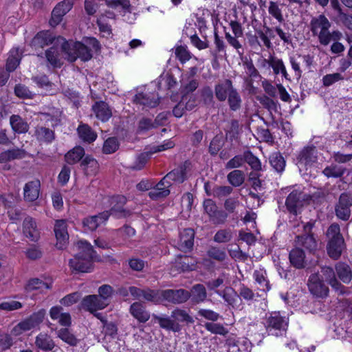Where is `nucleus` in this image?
Segmentation results:
<instances>
[{"label":"nucleus","mask_w":352,"mask_h":352,"mask_svg":"<svg viewBox=\"0 0 352 352\" xmlns=\"http://www.w3.org/2000/svg\"><path fill=\"white\" fill-rule=\"evenodd\" d=\"M76 246L79 252L69 261V266L72 272L75 273L91 272L94 269V262L102 261L101 257L87 241H78Z\"/></svg>","instance_id":"f257e3e1"},{"label":"nucleus","mask_w":352,"mask_h":352,"mask_svg":"<svg viewBox=\"0 0 352 352\" xmlns=\"http://www.w3.org/2000/svg\"><path fill=\"white\" fill-rule=\"evenodd\" d=\"M326 250L328 256L333 260H338L346 250L344 238L338 223H331L326 231Z\"/></svg>","instance_id":"f03ea898"},{"label":"nucleus","mask_w":352,"mask_h":352,"mask_svg":"<svg viewBox=\"0 0 352 352\" xmlns=\"http://www.w3.org/2000/svg\"><path fill=\"white\" fill-rule=\"evenodd\" d=\"M58 39L63 41L61 43L62 52L66 55L65 58L68 61L73 63L80 58L81 60L85 62L91 59L93 55L91 50L81 42L69 43L65 41L63 37Z\"/></svg>","instance_id":"7ed1b4c3"},{"label":"nucleus","mask_w":352,"mask_h":352,"mask_svg":"<svg viewBox=\"0 0 352 352\" xmlns=\"http://www.w3.org/2000/svg\"><path fill=\"white\" fill-rule=\"evenodd\" d=\"M331 22L322 14L313 17L309 23V28L313 36H318L321 45H327L331 41V32L329 28Z\"/></svg>","instance_id":"20e7f679"},{"label":"nucleus","mask_w":352,"mask_h":352,"mask_svg":"<svg viewBox=\"0 0 352 352\" xmlns=\"http://www.w3.org/2000/svg\"><path fill=\"white\" fill-rule=\"evenodd\" d=\"M312 196L299 189L293 190L287 197L285 206L289 213L296 216L305 202L309 203Z\"/></svg>","instance_id":"39448f33"},{"label":"nucleus","mask_w":352,"mask_h":352,"mask_svg":"<svg viewBox=\"0 0 352 352\" xmlns=\"http://www.w3.org/2000/svg\"><path fill=\"white\" fill-rule=\"evenodd\" d=\"M352 192H342L334 206L336 217L344 221H348L351 215Z\"/></svg>","instance_id":"423d86ee"},{"label":"nucleus","mask_w":352,"mask_h":352,"mask_svg":"<svg viewBox=\"0 0 352 352\" xmlns=\"http://www.w3.org/2000/svg\"><path fill=\"white\" fill-rule=\"evenodd\" d=\"M309 292L317 298H326L329 296V289L321 279L318 272L311 274L307 280Z\"/></svg>","instance_id":"0eeeda50"},{"label":"nucleus","mask_w":352,"mask_h":352,"mask_svg":"<svg viewBox=\"0 0 352 352\" xmlns=\"http://www.w3.org/2000/svg\"><path fill=\"white\" fill-rule=\"evenodd\" d=\"M190 166L191 162L189 160H186L177 168H175L167 173L162 178V182H166L168 187H170L172 185L171 182L183 183L187 178V170L190 168Z\"/></svg>","instance_id":"6e6552de"},{"label":"nucleus","mask_w":352,"mask_h":352,"mask_svg":"<svg viewBox=\"0 0 352 352\" xmlns=\"http://www.w3.org/2000/svg\"><path fill=\"white\" fill-rule=\"evenodd\" d=\"M265 325L266 330L271 333L272 331H285L288 324L279 311H272L266 315Z\"/></svg>","instance_id":"1a4fd4ad"},{"label":"nucleus","mask_w":352,"mask_h":352,"mask_svg":"<svg viewBox=\"0 0 352 352\" xmlns=\"http://www.w3.org/2000/svg\"><path fill=\"white\" fill-rule=\"evenodd\" d=\"M190 298V293L184 289L162 290V302L166 301L171 304L179 305L186 302Z\"/></svg>","instance_id":"9d476101"},{"label":"nucleus","mask_w":352,"mask_h":352,"mask_svg":"<svg viewBox=\"0 0 352 352\" xmlns=\"http://www.w3.org/2000/svg\"><path fill=\"white\" fill-rule=\"evenodd\" d=\"M126 198L124 195H116L111 198L110 203L111 208L109 212V216L113 215L117 218H125L131 215L129 210L124 208L126 203Z\"/></svg>","instance_id":"9b49d317"},{"label":"nucleus","mask_w":352,"mask_h":352,"mask_svg":"<svg viewBox=\"0 0 352 352\" xmlns=\"http://www.w3.org/2000/svg\"><path fill=\"white\" fill-rule=\"evenodd\" d=\"M54 231L56 239V247L58 250H63L66 248L69 241V234L67 225L64 219L56 220Z\"/></svg>","instance_id":"f8f14e48"},{"label":"nucleus","mask_w":352,"mask_h":352,"mask_svg":"<svg viewBox=\"0 0 352 352\" xmlns=\"http://www.w3.org/2000/svg\"><path fill=\"white\" fill-rule=\"evenodd\" d=\"M195 231L192 228H185L180 232L178 249L185 253L190 252L194 246Z\"/></svg>","instance_id":"ddd939ff"},{"label":"nucleus","mask_w":352,"mask_h":352,"mask_svg":"<svg viewBox=\"0 0 352 352\" xmlns=\"http://www.w3.org/2000/svg\"><path fill=\"white\" fill-rule=\"evenodd\" d=\"M216 293L233 309H240L242 307V300L232 287H226L223 291H216Z\"/></svg>","instance_id":"4468645a"},{"label":"nucleus","mask_w":352,"mask_h":352,"mask_svg":"<svg viewBox=\"0 0 352 352\" xmlns=\"http://www.w3.org/2000/svg\"><path fill=\"white\" fill-rule=\"evenodd\" d=\"M84 309L94 313L98 309H104L109 305V302H104L96 294L86 296L81 302Z\"/></svg>","instance_id":"2eb2a0df"},{"label":"nucleus","mask_w":352,"mask_h":352,"mask_svg":"<svg viewBox=\"0 0 352 352\" xmlns=\"http://www.w3.org/2000/svg\"><path fill=\"white\" fill-rule=\"evenodd\" d=\"M45 310L40 309L38 311L32 314L29 318L19 323L18 327L23 331H28L38 326L45 316Z\"/></svg>","instance_id":"dca6fc26"},{"label":"nucleus","mask_w":352,"mask_h":352,"mask_svg":"<svg viewBox=\"0 0 352 352\" xmlns=\"http://www.w3.org/2000/svg\"><path fill=\"white\" fill-rule=\"evenodd\" d=\"M109 217L108 211H104L98 214L85 218L82 220V226L86 231H94L102 223Z\"/></svg>","instance_id":"f3484780"},{"label":"nucleus","mask_w":352,"mask_h":352,"mask_svg":"<svg viewBox=\"0 0 352 352\" xmlns=\"http://www.w3.org/2000/svg\"><path fill=\"white\" fill-rule=\"evenodd\" d=\"M80 167L87 176H95L100 170L98 162L91 155H85L80 161Z\"/></svg>","instance_id":"a211bd4d"},{"label":"nucleus","mask_w":352,"mask_h":352,"mask_svg":"<svg viewBox=\"0 0 352 352\" xmlns=\"http://www.w3.org/2000/svg\"><path fill=\"white\" fill-rule=\"evenodd\" d=\"M197 264V259L190 255L178 254L175 259V267L182 272L195 270Z\"/></svg>","instance_id":"6ab92c4d"},{"label":"nucleus","mask_w":352,"mask_h":352,"mask_svg":"<svg viewBox=\"0 0 352 352\" xmlns=\"http://www.w3.org/2000/svg\"><path fill=\"white\" fill-rule=\"evenodd\" d=\"M54 39L55 37L49 31H41L34 36L30 45L35 50H37L53 43Z\"/></svg>","instance_id":"aec40b11"},{"label":"nucleus","mask_w":352,"mask_h":352,"mask_svg":"<svg viewBox=\"0 0 352 352\" xmlns=\"http://www.w3.org/2000/svg\"><path fill=\"white\" fill-rule=\"evenodd\" d=\"M91 109L96 117L102 122H107L112 116L111 107L104 101H96Z\"/></svg>","instance_id":"412c9836"},{"label":"nucleus","mask_w":352,"mask_h":352,"mask_svg":"<svg viewBox=\"0 0 352 352\" xmlns=\"http://www.w3.org/2000/svg\"><path fill=\"white\" fill-rule=\"evenodd\" d=\"M234 89L232 81L230 79H226L224 81L219 82L215 85V96L219 101L224 102Z\"/></svg>","instance_id":"4be33fe9"},{"label":"nucleus","mask_w":352,"mask_h":352,"mask_svg":"<svg viewBox=\"0 0 352 352\" xmlns=\"http://www.w3.org/2000/svg\"><path fill=\"white\" fill-rule=\"evenodd\" d=\"M295 243L297 247H303L309 252L317 250L318 243L314 234H302L296 236Z\"/></svg>","instance_id":"5701e85b"},{"label":"nucleus","mask_w":352,"mask_h":352,"mask_svg":"<svg viewBox=\"0 0 352 352\" xmlns=\"http://www.w3.org/2000/svg\"><path fill=\"white\" fill-rule=\"evenodd\" d=\"M41 184L38 179L30 181L25 184L24 200L29 202L36 201L39 196Z\"/></svg>","instance_id":"b1692460"},{"label":"nucleus","mask_w":352,"mask_h":352,"mask_svg":"<svg viewBox=\"0 0 352 352\" xmlns=\"http://www.w3.org/2000/svg\"><path fill=\"white\" fill-rule=\"evenodd\" d=\"M23 232L25 236L32 241H36L39 238V232L36 228V221L31 217H27L23 220Z\"/></svg>","instance_id":"393cba45"},{"label":"nucleus","mask_w":352,"mask_h":352,"mask_svg":"<svg viewBox=\"0 0 352 352\" xmlns=\"http://www.w3.org/2000/svg\"><path fill=\"white\" fill-rule=\"evenodd\" d=\"M297 160L305 164H312L317 160V149L314 145L307 146L302 148L297 156Z\"/></svg>","instance_id":"a878e982"},{"label":"nucleus","mask_w":352,"mask_h":352,"mask_svg":"<svg viewBox=\"0 0 352 352\" xmlns=\"http://www.w3.org/2000/svg\"><path fill=\"white\" fill-rule=\"evenodd\" d=\"M129 311L139 322L145 323L150 318V314L140 302H135L131 304Z\"/></svg>","instance_id":"bb28decb"},{"label":"nucleus","mask_w":352,"mask_h":352,"mask_svg":"<svg viewBox=\"0 0 352 352\" xmlns=\"http://www.w3.org/2000/svg\"><path fill=\"white\" fill-rule=\"evenodd\" d=\"M289 259L292 266L296 269L305 267V253L299 247L292 249L289 254Z\"/></svg>","instance_id":"cd10ccee"},{"label":"nucleus","mask_w":352,"mask_h":352,"mask_svg":"<svg viewBox=\"0 0 352 352\" xmlns=\"http://www.w3.org/2000/svg\"><path fill=\"white\" fill-rule=\"evenodd\" d=\"M34 135L38 141L50 144L55 140V133L53 130L43 126L35 128Z\"/></svg>","instance_id":"c85d7f7f"},{"label":"nucleus","mask_w":352,"mask_h":352,"mask_svg":"<svg viewBox=\"0 0 352 352\" xmlns=\"http://www.w3.org/2000/svg\"><path fill=\"white\" fill-rule=\"evenodd\" d=\"M336 275L344 283L348 284L352 280V270L351 267L346 263L338 262L335 265Z\"/></svg>","instance_id":"c756f323"},{"label":"nucleus","mask_w":352,"mask_h":352,"mask_svg":"<svg viewBox=\"0 0 352 352\" xmlns=\"http://www.w3.org/2000/svg\"><path fill=\"white\" fill-rule=\"evenodd\" d=\"M85 156V151L84 148L81 146H76L65 155V160L69 164H75L78 162L80 163V161Z\"/></svg>","instance_id":"7c9ffc66"},{"label":"nucleus","mask_w":352,"mask_h":352,"mask_svg":"<svg viewBox=\"0 0 352 352\" xmlns=\"http://www.w3.org/2000/svg\"><path fill=\"white\" fill-rule=\"evenodd\" d=\"M189 293H190V298L194 304L203 302L207 298L206 287L202 284L199 283L194 285Z\"/></svg>","instance_id":"2f4dec72"},{"label":"nucleus","mask_w":352,"mask_h":352,"mask_svg":"<svg viewBox=\"0 0 352 352\" xmlns=\"http://www.w3.org/2000/svg\"><path fill=\"white\" fill-rule=\"evenodd\" d=\"M12 129L16 133H25L29 130V124L19 115H12L10 118Z\"/></svg>","instance_id":"473e14b6"},{"label":"nucleus","mask_w":352,"mask_h":352,"mask_svg":"<svg viewBox=\"0 0 352 352\" xmlns=\"http://www.w3.org/2000/svg\"><path fill=\"white\" fill-rule=\"evenodd\" d=\"M35 345L44 351H52L56 346L52 338L45 333H40L36 337Z\"/></svg>","instance_id":"72a5a7b5"},{"label":"nucleus","mask_w":352,"mask_h":352,"mask_svg":"<svg viewBox=\"0 0 352 352\" xmlns=\"http://www.w3.org/2000/svg\"><path fill=\"white\" fill-rule=\"evenodd\" d=\"M133 101L137 104L146 106L151 108L157 107L160 102L159 98H155L153 96L143 93L135 94Z\"/></svg>","instance_id":"f704fd0d"},{"label":"nucleus","mask_w":352,"mask_h":352,"mask_svg":"<svg viewBox=\"0 0 352 352\" xmlns=\"http://www.w3.org/2000/svg\"><path fill=\"white\" fill-rule=\"evenodd\" d=\"M142 299L155 305L160 304L162 302V290L152 289L149 287H145L144 288Z\"/></svg>","instance_id":"c9c22d12"},{"label":"nucleus","mask_w":352,"mask_h":352,"mask_svg":"<svg viewBox=\"0 0 352 352\" xmlns=\"http://www.w3.org/2000/svg\"><path fill=\"white\" fill-rule=\"evenodd\" d=\"M21 54L18 48H13L10 51L6 61V70L8 72H14L20 63Z\"/></svg>","instance_id":"e433bc0d"},{"label":"nucleus","mask_w":352,"mask_h":352,"mask_svg":"<svg viewBox=\"0 0 352 352\" xmlns=\"http://www.w3.org/2000/svg\"><path fill=\"white\" fill-rule=\"evenodd\" d=\"M263 66L265 65V63H268L269 65L272 67L274 74L278 75V74L281 73L283 76H284L286 79H288V74L285 66L281 59L272 57L270 60L263 59Z\"/></svg>","instance_id":"4c0bfd02"},{"label":"nucleus","mask_w":352,"mask_h":352,"mask_svg":"<svg viewBox=\"0 0 352 352\" xmlns=\"http://www.w3.org/2000/svg\"><path fill=\"white\" fill-rule=\"evenodd\" d=\"M78 133L80 139L84 142L91 143L97 138V134L87 124H80L78 127Z\"/></svg>","instance_id":"58836bf2"},{"label":"nucleus","mask_w":352,"mask_h":352,"mask_svg":"<svg viewBox=\"0 0 352 352\" xmlns=\"http://www.w3.org/2000/svg\"><path fill=\"white\" fill-rule=\"evenodd\" d=\"M57 336L71 346H76L79 342L75 335L68 328H61L57 331Z\"/></svg>","instance_id":"ea45409f"},{"label":"nucleus","mask_w":352,"mask_h":352,"mask_svg":"<svg viewBox=\"0 0 352 352\" xmlns=\"http://www.w3.org/2000/svg\"><path fill=\"white\" fill-rule=\"evenodd\" d=\"M225 144V139L221 133L217 134L210 141L208 153L212 156H216Z\"/></svg>","instance_id":"a19ab883"},{"label":"nucleus","mask_w":352,"mask_h":352,"mask_svg":"<svg viewBox=\"0 0 352 352\" xmlns=\"http://www.w3.org/2000/svg\"><path fill=\"white\" fill-rule=\"evenodd\" d=\"M346 172V168L337 164H331L322 170V173L328 178H340Z\"/></svg>","instance_id":"79ce46f5"},{"label":"nucleus","mask_w":352,"mask_h":352,"mask_svg":"<svg viewBox=\"0 0 352 352\" xmlns=\"http://www.w3.org/2000/svg\"><path fill=\"white\" fill-rule=\"evenodd\" d=\"M245 176L243 170H234L227 175L228 182L234 187L241 186L245 182Z\"/></svg>","instance_id":"37998d69"},{"label":"nucleus","mask_w":352,"mask_h":352,"mask_svg":"<svg viewBox=\"0 0 352 352\" xmlns=\"http://www.w3.org/2000/svg\"><path fill=\"white\" fill-rule=\"evenodd\" d=\"M244 161L251 167L252 171L262 170L260 160L255 156L250 150L244 151Z\"/></svg>","instance_id":"c03bdc74"},{"label":"nucleus","mask_w":352,"mask_h":352,"mask_svg":"<svg viewBox=\"0 0 352 352\" xmlns=\"http://www.w3.org/2000/svg\"><path fill=\"white\" fill-rule=\"evenodd\" d=\"M270 163L273 168L278 173H281L285 167V161L280 153H272L269 158Z\"/></svg>","instance_id":"a18cd8bd"},{"label":"nucleus","mask_w":352,"mask_h":352,"mask_svg":"<svg viewBox=\"0 0 352 352\" xmlns=\"http://www.w3.org/2000/svg\"><path fill=\"white\" fill-rule=\"evenodd\" d=\"M229 108L232 111H236L241 107L242 100L236 89L227 97Z\"/></svg>","instance_id":"49530a36"},{"label":"nucleus","mask_w":352,"mask_h":352,"mask_svg":"<svg viewBox=\"0 0 352 352\" xmlns=\"http://www.w3.org/2000/svg\"><path fill=\"white\" fill-rule=\"evenodd\" d=\"M256 100L261 104V105L267 109L271 113L272 111H278V101H275L266 95L257 96Z\"/></svg>","instance_id":"de8ad7c7"},{"label":"nucleus","mask_w":352,"mask_h":352,"mask_svg":"<svg viewBox=\"0 0 352 352\" xmlns=\"http://www.w3.org/2000/svg\"><path fill=\"white\" fill-rule=\"evenodd\" d=\"M58 50L57 47H52L45 51V57L47 62L53 67H60L61 63L58 58Z\"/></svg>","instance_id":"09e8293b"},{"label":"nucleus","mask_w":352,"mask_h":352,"mask_svg":"<svg viewBox=\"0 0 352 352\" xmlns=\"http://www.w3.org/2000/svg\"><path fill=\"white\" fill-rule=\"evenodd\" d=\"M120 143L116 137H111L107 138L102 146V152L104 154H111L118 150Z\"/></svg>","instance_id":"8fccbe9b"},{"label":"nucleus","mask_w":352,"mask_h":352,"mask_svg":"<svg viewBox=\"0 0 352 352\" xmlns=\"http://www.w3.org/2000/svg\"><path fill=\"white\" fill-rule=\"evenodd\" d=\"M171 317L180 322H186L187 324H192L194 322L192 317L190 316L186 311L179 308H177L172 311Z\"/></svg>","instance_id":"3c124183"},{"label":"nucleus","mask_w":352,"mask_h":352,"mask_svg":"<svg viewBox=\"0 0 352 352\" xmlns=\"http://www.w3.org/2000/svg\"><path fill=\"white\" fill-rule=\"evenodd\" d=\"M162 82H164L165 87L167 89H171L177 85V81L173 75L168 72L166 74L163 73L160 75L157 82V87L159 89H161V85Z\"/></svg>","instance_id":"603ef678"},{"label":"nucleus","mask_w":352,"mask_h":352,"mask_svg":"<svg viewBox=\"0 0 352 352\" xmlns=\"http://www.w3.org/2000/svg\"><path fill=\"white\" fill-rule=\"evenodd\" d=\"M67 13L65 12L60 5H56L52 12L51 19H50L49 23L52 27H56L63 20V17Z\"/></svg>","instance_id":"864d4df0"},{"label":"nucleus","mask_w":352,"mask_h":352,"mask_svg":"<svg viewBox=\"0 0 352 352\" xmlns=\"http://www.w3.org/2000/svg\"><path fill=\"white\" fill-rule=\"evenodd\" d=\"M201 97L204 104L210 107L214 105V95L212 89L209 86L204 87L201 90Z\"/></svg>","instance_id":"5fc2aeb1"},{"label":"nucleus","mask_w":352,"mask_h":352,"mask_svg":"<svg viewBox=\"0 0 352 352\" xmlns=\"http://www.w3.org/2000/svg\"><path fill=\"white\" fill-rule=\"evenodd\" d=\"M43 287H45V289H50L51 286L48 283L43 281L42 280L34 278L29 280L28 283L25 287V289L27 292H32L34 290L40 289Z\"/></svg>","instance_id":"6e6d98bb"},{"label":"nucleus","mask_w":352,"mask_h":352,"mask_svg":"<svg viewBox=\"0 0 352 352\" xmlns=\"http://www.w3.org/2000/svg\"><path fill=\"white\" fill-rule=\"evenodd\" d=\"M106 5L111 8L116 9L121 7L127 12H131V6L129 0H104Z\"/></svg>","instance_id":"4d7b16f0"},{"label":"nucleus","mask_w":352,"mask_h":352,"mask_svg":"<svg viewBox=\"0 0 352 352\" xmlns=\"http://www.w3.org/2000/svg\"><path fill=\"white\" fill-rule=\"evenodd\" d=\"M155 128H156V124L151 118H142L138 123L136 132L140 134Z\"/></svg>","instance_id":"13d9d810"},{"label":"nucleus","mask_w":352,"mask_h":352,"mask_svg":"<svg viewBox=\"0 0 352 352\" xmlns=\"http://www.w3.org/2000/svg\"><path fill=\"white\" fill-rule=\"evenodd\" d=\"M205 329L214 334H219L221 336H226L228 334V331L223 327V324L214 322H206L204 324Z\"/></svg>","instance_id":"bf43d9fd"},{"label":"nucleus","mask_w":352,"mask_h":352,"mask_svg":"<svg viewBox=\"0 0 352 352\" xmlns=\"http://www.w3.org/2000/svg\"><path fill=\"white\" fill-rule=\"evenodd\" d=\"M15 95L22 99H32L34 94L24 85L17 84L14 87Z\"/></svg>","instance_id":"052dcab7"},{"label":"nucleus","mask_w":352,"mask_h":352,"mask_svg":"<svg viewBox=\"0 0 352 352\" xmlns=\"http://www.w3.org/2000/svg\"><path fill=\"white\" fill-rule=\"evenodd\" d=\"M98 296L104 302H109L113 294V289L109 285H102L98 288Z\"/></svg>","instance_id":"680f3d73"},{"label":"nucleus","mask_w":352,"mask_h":352,"mask_svg":"<svg viewBox=\"0 0 352 352\" xmlns=\"http://www.w3.org/2000/svg\"><path fill=\"white\" fill-rule=\"evenodd\" d=\"M151 153H150V150L148 151L140 153L138 157L134 163V165L131 167L133 170H139L142 169L148 160L151 158Z\"/></svg>","instance_id":"e2e57ef3"},{"label":"nucleus","mask_w":352,"mask_h":352,"mask_svg":"<svg viewBox=\"0 0 352 352\" xmlns=\"http://www.w3.org/2000/svg\"><path fill=\"white\" fill-rule=\"evenodd\" d=\"M207 255L219 262H223L227 257L226 253L224 250H221L217 247H211L207 251Z\"/></svg>","instance_id":"0e129e2a"},{"label":"nucleus","mask_w":352,"mask_h":352,"mask_svg":"<svg viewBox=\"0 0 352 352\" xmlns=\"http://www.w3.org/2000/svg\"><path fill=\"white\" fill-rule=\"evenodd\" d=\"M254 277L256 282L260 285V290L263 292H267L270 290V287L269 281L265 278V276L262 271L256 270L254 272Z\"/></svg>","instance_id":"69168bd1"},{"label":"nucleus","mask_w":352,"mask_h":352,"mask_svg":"<svg viewBox=\"0 0 352 352\" xmlns=\"http://www.w3.org/2000/svg\"><path fill=\"white\" fill-rule=\"evenodd\" d=\"M228 217V213L223 210H219L218 208L209 216L210 220L214 224H223Z\"/></svg>","instance_id":"338daca9"},{"label":"nucleus","mask_w":352,"mask_h":352,"mask_svg":"<svg viewBox=\"0 0 352 352\" xmlns=\"http://www.w3.org/2000/svg\"><path fill=\"white\" fill-rule=\"evenodd\" d=\"M232 238V234L230 230L223 229L217 232L214 236V241L217 243H227L229 242Z\"/></svg>","instance_id":"774afa93"}]
</instances>
